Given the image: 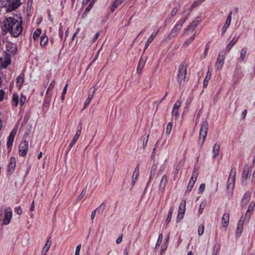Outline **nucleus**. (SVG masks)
Returning <instances> with one entry per match:
<instances>
[{
	"label": "nucleus",
	"mask_w": 255,
	"mask_h": 255,
	"mask_svg": "<svg viewBox=\"0 0 255 255\" xmlns=\"http://www.w3.org/2000/svg\"><path fill=\"white\" fill-rule=\"evenodd\" d=\"M243 217H242L241 219L239 221L238 223L236 233L237 238L240 236L243 231L244 221L243 220Z\"/></svg>",
	"instance_id": "obj_19"
},
{
	"label": "nucleus",
	"mask_w": 255,
	"mask_h": 255,
	"mask_svg": "<svg viewBox=\"0 0 255 255\" xmlns=\"http://www.w3.org/2000/svg\"><path fill=\"white\" fill-rule=\"evenodd\" d=\"M48 42V38L46 35H43L40 38V45L42 47L45 46Z\"/></svg>",
	"instance_id": "obj_34"
},
{
	"label": "nucleus",
	"mask_w": 255,
	"mask_h": 255,
	"mask_svg": "<svg viewBox=\"0 0 255 255\" xmlns=\"http://www.w3.org/2000/svg\"><path fill=\"white\" fill-rule=\"evenodd\" d=\"M187 19V17H186L184 18L180 19L177 22V23L171 29L167 36V38L169 40L171 39L172 38L174 37H175L178 34L180 29H181L183 24L185 23Z\"/></svg>",
	"instance_id": "obj_3"
},
{
	"label": "nucleus",
	"mask_w": 255,
	"mask_h": 255,
	"mask_svg": "<svg viewBox=\"0 0 255 255\" xmlns=\"http://www.w3.org/2000/svg\"><path fill=\"white\" fill-rule=\"evenodd\" d=\"M239 39V37H234L229 42L228 44L227 45L226 47V49L229 52L231 49L232 48L233 46L236 43Z\"/></svg>",
	"instance_id": "obj_26"
},
{
	"label": "nucleus",
	"mask_w": 255,
	"mask_h": 255,
	"mask_svg": "<svg viewBox=\"0 0 255 255\" xmlns=\"http://www.w3.org/2000/svg\"><path fill=\"white\" fill-rule=\"evenodd\" d=\"M15 212L17 213V214L20 215L22 214V209L20 207H17L15 208Z\"/></svg>",
	"instance_id": "obj_58"
},
{
	"label": "nucleus",
	"mask_w": 255,
	"mask_h": 255,
	"mask_svg": "<svg viewBox=\"0 0 255 255\" xmlns=\"http://www.w3.org/2000/svg\"><path fill=\"white\" fill-rule=\"evenodd\" d=\"M28 149V142L26 140H22L19 144V153L20 156H24Z\"/></svg>",
	"instance_id": "obj_10"
},
{
	"label": "nucleus",
	"mask_w": 255,
	"mask_h": 255,
	"mask_svg": "<svg viewBox=\"0 0 255 255\" xmlns=\"http://www.w3.org/2000/svg\"><path fill=\"white\" fill-rule=\"evenodd\" d=\"M184 216V214H178V213L177 216L176 222L177 223L180 222L181 221V220L183 219Z\"/></svg>",
	"instance_id": "obj_54"
},
{
	"label": "nucleus",
	"mask_w": 255,
	"mask_h": 255,
	"mask_svg": "<svg viewBox=\"0 0 255 255\" xmlns=\"http://www.w3.org/2000/svg\"><path fill=\"white\" fill-rule=\"evenodd\" d=\"M201 21V14L197 16L189 25V26L184 29V34H188L189 32H193L196 27Z\"/></svg>",
	"instance_id": "obj_7"
},
{
	"label": "nucleus",
	"mask_w": 255,
	"mask_h": 255,
	"mask_svg": "<svg viewBox=\"0 0 255 255\" xmlns=\"http://www.w3.org/2000/svg\"><path fill=\"white\" fill-rule=\"evenodd\" d=\"M139 166L137 165L135 168L133 174L132 175V178H133L134 179L137 180L139 176Z\"/></svg>",
	"instance_id": "obj_45"
},
{
	"label": "nucleus",
	"mask_w": 255,
	"mask_h": 255,
	"mask_svg": "<svg viewBox=\"0 0 255 255\" xmlns=\"http://www.w3.org/2000/svg\"><path fill=\"white\" fill-rule=\"evenodd\" d=\"M55 84V80L52 81L48 86V88L46 91V93H47L48 94H52V91H53V89L54 87Z\"/></svg>",
	"instance_id": "obj_43"
},
{
	"label": "nucleus",
	"mask_w": 255,
	"mask_h": 255,
	"mask_svg": "<svg viewBox=\"0 0 255 255\" xmlns=\"http://www.w3.org/2000/svg\"><path fill=\"white\" fill-rule=\"evenodd\" d=\"M222 226L226 229L229 225V215L228 213L223 214L222 218Z\"/></svg>",
	"instance_id": "obj_21"
},
{
	"label": "nucleus",
	"mask_w": 255,
	"mask_h": 255,
	"mask_svg": "<svg viewBox=\"0 0 255 255\" xmlns=\"http://www.w3.org/2000/svg\"><path fill=\"white\" fill-rule=\"evenodd\" d=\"M218 251V248H214L213 251L212 255H217Z\"/></svg>",
	"instance_id": "obj_64"
},
{
	"label": "nucleus",
	"mask_w": 255,
	"mask_h": 255,
	"mask_svg": "<svg viewBox=\"0 0 255 255\" xmlns=\"http://www.w3.org/2000/svg\"><path fill=\"white\" fill-rule=\"evenodd\" d=\"M122 239H123V235H122L121 236H120L117 240L116 241V243L117 244H119L120 243H121L122 241Z\"/></svg>",
	"instance_id": "obj_61"
},
{
	"label": "nucleus",
	"mask_w": 255,
	"mask_h": 255,
	"mask_svg": "<svg viewBox=\"0 0 255 255\" xmlns=\"http://www.w3.org/2000/svg\"><path fill=\"white\" fill-rule=\"evenodd\" d=\"M195 34L192 35L189 38L186 40L183 44V47H187L190 44H191L194 39L195 38Z\"/></svg>",
	"instance_id": "obj_36"
},
{
	"label": "nucleus",
	"mask_w": 255,
	"mask_h": 255,
	"mask_svg": "<svg viewBox=\"0 0 255 255\" xmlns=\"http://www.w3.org/2000/svg\"><path fill=\"white\" fill-rule=\"evenodd\" d=\"M67 87H68V84H67L64 87V88L63 89L62 93V95H61V100L62 101H63L65 99V95L66 93Z\"/></svg>",
	"instance_id": "obj_51"
},
{
	"label": "nucleus",
	"mask_w": 255,
	"mask_h": 255,
	"mask_svg": "<svg viewBox=\"0 0 255 255\" xmlns=\"http://www.w3.org/2000/svg\"><path fill=\"white\" fill-rule=\"evenodd\" d=\"M11 63V58L9 56L6 55L3 59L0 57V70L6 68Z\"/></svg>",
	"instance_id": "obj_14"
},
{
	"label": "nucleus",
	"mask_w": 255,
	"mask_h": 255,
	"mask_svg": "<svg viewBox=\"0 0 255 255\" xmlns=\"http://www.w3.org/2000/svg\"><path fill=\"white\" fill-rule=\"evenodd\" d=\"M181 102L180 101H177L174 105L172 110V115L173 116L175 117L176 118H178L179 116V113L178 112V110L181 106Z\"/></svg>",
	"instance_id": "obj_17"
},
{
	"label": "nucleus",
	"mask_w": 255,
	"mask_h": 255,
	"mask_svg": "<svg viewBox=\"0 0 255 255\" xmlns=\"http://www.w3.org/2000/svg\"><path fill=\"white\" fill-rule=\"evenodd\" d=\"M157 32H153L151 36L149 37L147 41H146L144 48V51H145V50L148 48L149 44L152 42V41L154 40V39L156 37L157 35Z\"/></svg>",
	"instance_id": "obj_24"
},
{
	"label": "nucleus",
	"mask_w": 255,
	"mask_h": 255,
	"mask_svg": "<svg viewBox=\"0 0 255 255\" xmlns=\"http://www.w3.org/2000/svg\"><path fill=\"white\" fill-rule=\"evenodd\" d=\"M2 31L5 34L10 33L13 36H19L22 30V20L21 17H8L3 21Z\"/></svg>",
	"instance_id": "obj_1"
},
{
	"label": "nucleus",
	"mask_w": 255,
	"mask_h": 255,
	"mask_svg": "<svg viewBox=\"0 0 255 255\" xmlns=\"http://www.w3.org/2000/svg\"><path fill=\"white\" fill-rule=\"evenodd\" d=\"M1 4L6 7V11H12L16 9L21 4L20 0H2Z\"/></svg>",
	"instance_id": "obj_2"
},
{
	"label": "nucleus",
	"mask_w": 255,
	"mask_h": 255,
	"mask_svg": "<svg viewBox=\"0 0 255 255\" xmlns=\"http://www.w3.org/2000/svg\"><path fill=\"white\" fill-rule=\"evenodd\" d=\"M172 128V123L169 122L166 126L165 133L166 135H169L171 133Z\"/></svg>",
	"instance_id": "obj_44"
},
{
	"label": "nucleus",
	"mask_w": 255,
	"mask_h": 255,
	"mask_svg": "<svg viewBox=\"0 0 255 255\" xmlns=\"http://www.w3.org/2000/svg\"><path fill=\"white\" fill-rule=\"evenodd\" d=\"M247 47H245L241 49L240 52V56L238 59L239 63H242L244 61L247 53Z\"/></svg>",
	"instance_id": "obj_20"
},
{
	"label": "nucleus",
	"mask_w": 255,
	"mask_h": 255,
	"mask_svg": "<svg viewBox=\"0 0 255 255\" xmlns=\"http://www.w3.org/2000/svg\"><path fill=\"white\" fill-rule=\"evenodd\" d=\"M198 173L196 170H194L192 172V176L190 178V181L188 183V186L187 187V189L185 191V193L190 192L195 183V181L197 179V177L198 176Z\"/></svg>",
	"instance_id": "obj_8"
},
{
	"label": "nucleus",
	"mask_w": 255,
	"mask_h": 255,
	"mask_svg": "<svg viewBox=\"0 0 255 255\" xmlns=\"http://www.w3.org/2000/svg\"><path fill=\"white\" fill-rule=\"evenodd\" d=\"M162 240V234H160L158 236V240H157V241L155 245V249H156L160 246V245L161 243Z\"/></svg>",
	"instance_id": "obj_49"
},
{
	"label": "nucleus",
	"mask_w": 255,
	"mask_h": 255,
	"mask_svg": "<svg viewBox=\"0 0 255 255\" xmlns=\"http://www.w3.org/2000/svg\"><path fill=\"white\" fill-rule=\"evenodd\" d=\"M206 206V202H202L199 208V214L200 215L203 213V210L204 209V208Z\"/></svg>",
	"instance_id": "obj_48"
},
{
	"label": "nucleus",
	"mask_w": 255,
	"mask_h": 255,
	"mask_svg": "<svg viewBox=\"0 0 255 255\" xmlns=\"http://www.w3.org/2000/svg\"><path fill=\"white\" fill-rule=\"evenodd\" d=\"M17 86L20 89L24 82V76L23 75L18 76L16 80Z\"/></svg>",
	"instance_id": "obj_31"
},
{
	"label": "nucleus",
	"mask_w": 255,
	"mask_h": 255,
	"mask_svg": "<svg viewBox=\"0 0 255 255\" xmlns=\"http://www.w3.org/2000/svg\"><path fill=\"white\" fill-rule=\"evenodd\" d=\"M79 137V135L78 134V131L76 132V134L75 135L74 138H73L72 140L71 141V143H70L69 145L68 150H69L75 144L77 140L78 139Z\"/></svg>",
	"instance_id": "obj_37"
},
{
	"label": "nucleus",
	"mask_w": 255,
	"mask_h": 255,
	"mask_svg": "<svg viewBox=\"0 0 255 255\" xmlns=\"http://www.w3.org/2000/svg\"><path fill=\"white\" fill-rule=\"evenodd\" d=\"M185 162V160L184 159H181L176 165L175 168V174H177L180 169L181 167H182Z\"/></svg>",
	"instance_id": "obj_35"
},
{
	"label": "nucleus",
	"mask_w": 255,
	"mask_h": 255,
	"mask_svg": "<svg viewBox=\"0 0 255 255\" xmlns=\"http://www.w3.org/2000/svg\"><path fill=\"white\" fill-rule=\"evenodd\" d=\"M208 124L207 121H204L202 123L199 132V138L198 143L202 147L204 143L205 139L207 136L208 131Z\"/></svg>",
	"instance_id": "obj_4"
},
{
	"label": "nucleus",
	"mask_w": 255,
	"mask_h": 255,
	"mask_svg": "<svg viewBox=\"0 0 255 255\" xmlns=\"http://www.w3.org/2000/svg\"><path fill=\"white\" fill-rule=\"evenodd\" d=\"M148 135H147L146 137H145L143 139V149H144L147 145V143L148 141Z\"/></svg>",
	"instance_id": "obj_56"
},
{
	"label": "nucleus",
	"mask_w": 255,
	"mask_h": 255,
	"mask_svg": "<svg viewBox=\"0 0 255 255\" xmlns=\"http://www.w3.org/2000/svg\"><path fill=\"white\" fill-rule=\"evenodd\" d=\"M26 98L25 96H24L23 95H21L20 98V104L21 106H23L24 104L26 101Z\"/></svg>",
	"instance_id": "obj_53"
},
{
	"label": "nucleus",
	"mask_w": 255,
	"mask_h": 255,
	"mask_svg": "<svg viewBox=\"0 0 255 255\" xmlns=\"http://www.w3.org/2000/svg\"><path fill=\"white\" fill-rule=\"evenodd\" d=\"M14 137V134H13L12 131H11L8 136V140L7 141V146L8 148H10L12 146Z\"/></svg>",
	"instance_id": "obj_33"
},
{
	"label": "nucleus",
	"mask_w": 255,
	"mask_h": 255,
	"mask_svg": "<svg viewBox=\"0 0 255 255\" xmlns=\"http://www.w3.org/2000/svg\"><path fill=\"white\" fill-rule=\"evenodd\" d=\"M6 50L8 52V54H6L8 56L14 55L17 51L16 45L14 43L8 42L6 44Z\"/></svg>",
	"instance_id": "obj_15"
},
{
	"label": "nucleus",
	"mask_w": 255,
	"mask_h": 255,
	"mask_svg": "<svg viewBox=\"0 0 255 255\" xmlns=\"http://www.w3.org/2000/svg\"><path fill=\"white\" fill-rule=\"evenodd\" d=\"M147 58L142 55L139 60L137 68L136 73L139 76L141 74L142 70L145 66V64L146 62Z\"/></svg>",
	"instance_id": "obj_11"
},
{
	"label": "nucleus",
	"mask_w": 255,
	"mask_h": 255,
	"mask_svg": "<svg viewBox=\"0 0 255 255\" xmlns=\"http://www.w3.org/2000/svg\"><path fill=\"white\" fill-rule=\"evenodd\" d=\"M93 95L94 92H93L92 94L89 95L88 97L87 98V99H86L84 103V107L83 109H86L88 106L93 98Z\"/></svg>",
	"instance_id": "obj_39"
},
{
	"label": "nucleus",
	"mask_w": 255,
	"mask_h": 255,
	"mask_svg": "<svg viewBox=\"0 0 255 255\" xmlns=\"http://www.w3.org/2000/svg\"><path fill=\"white\" fill-rule=\"evenodd\" d=\"M251 197V193L250 192L247 191L246 192L242 199V203L244 204L245 205H246L248 203Z\"/></svg>",
	"instance_id": "obj_30"
},
{
	"label": "nucleus",
	"mask_w": 255,
	"mask_h": 255,
	"mask_svg": "<svg viewBox=\"0 0 255 255\" xmlns=\"http://www.w3.org/2000/svg\"><path fill=\"white\" fill-rule=\"evenodd\" d=\"M187 74V66L183 63L181 64L178 69L177 81L180 86L184 85Z\"/></svg>",
	"instance_id": "obj_5"
},
{
	"label": "nucleus",
	"mask_w": 255,
	"mask_h": 255,
	"mask_svg": "<svg viewBox=\"0 0 255 255\" xmlns=\"http://www.w3.org/2000/svg\"><path fill=\"white\" fill-rule=\"evenodd\" d=\"M255 206V203L254 201H252L248 207V209L247 211L246 215H245V218H247V219L249 220L250 219L251 215L253 214L254 209Z\"/></svg>",
	"instance_id": "obj_18"
},
{
	"label": "nucleus",
	"mask_w": 255,
	"mask_h": 255,
	"mask_svg": "<svg viewBox=\"0 0 255 255\" xmlns=\"http://www.w3.org/2000/svg\"><path fill=\"white\" fill-rule=\"evenodd\" d=\"M185 207H186V201H182L179 207L178 213V214H185Z\"/></svg>",
	"instance_id": "obj_29"
},
{
	"label": "nucleus",
	"mask_w": 255,
	"mask_h": 255,
	"mask_svg": "<svg viewBox=\"0 0 255 255\" xmlns=\"http://www.w3.org/2000/svg\"><path fill=\"white\" fill-rule=\"evenodd\" d=\"M19 102V97L18 95L15 93H14L12 95V105L16 107Z\"/></svg>",
	"instance_id": "obj_40"
},
{
	"label": "nucleus",
	"mask_w": 255,
	"mask_h": 255,
	"mask_svg": "<svg viewBox=\"0 0 255 255\" xmlns=\"http://www.w3.org/2000/svg\"><path fill=\"white\" fill-rule=\"evenodd\" d=\"M177 11H178L177 7H174L171 12V16H173L174 15H175V14L177 13Z\"/></svg>",
	"instance_id": "obj_57"
},
{
	"label": "nucleus",
	"mask_w": 255,
	"mask_h": 255,
	"mask_svg": "<svg viewBox=\"0 0 255 255\" xmlns=\"http://www.w3.org/2000/svg\"><path fill=\"white\" fill-rule=\"evenodd\" d=\"M41 33V30L40 28L36 29L33 33V39L37 40Z\"/></svg>",
	"instance_id": "obj_41"
},
{
	"label": "nucleus",
	"mask_w": 255,
	"mask_h": 255,
	"mask_svg": "<svg viewBox=\"0 0 255 255\" xmlns=\"http://www.w3.org/2000/svg\"><path fill=\"white\" fill-rule=\"evenodd\" d=\"M51 241L50 240V239L49 238L46 241V242L42 250L41 255H46V253L48 252V251L49 250V249L51 246Z\"/></svg>",
	"instance_id": "obj_23"
},
{
	"label": "nucleus",
	"mask_w": 255,
	"mask_h": 255,
	"mask_svg": "<svg viewBox=\"0 0 255 255\" xmlns=\"http://www.w3.org/2000/svg\"><path fill=\"white\" fill-rule=\"evenodd\" d=\"M211 77V72L208 70L206 73V76L203 81V88H206L208 84V81L210 80Z\"/></svg>",
	"instance_id": "obj_28"
},
{
	"label": "nucleus",
	"mask_w": 255,
	"mask_h": 255,
	"mask_svg": "<svg viewBox=\"0 0 255 255\" xmlns=\"http://www.w3.org/2000/svg\"><path fill=\"white\" fill-rule=\"evenodd\" d=\"M204 232V227L203 225H200L198 229V234L199 236H201L203 234Z\"/></svg>",
	"instance_id": "obj_50"
},
{
	"label": "nucleus",
	"mask_w": 255,
	"mask_h": 255,
	"mask_svg": "<svg viewBox=\"0 0 255 255\" xmlns=\"http://www.w3.org/2000/svg\"><path fill=\"white\" fill-rule=\"evenodd\" d=\"M16 165V159L15 158L12 157L10 158L9 163L8 164V170H12L15 167Z\"/></svg>",
	"instance_id": "obj_27"
},
{
	"label": "nucleus",
	"mask_w": 255,
	"mask_h": 255,
	"mask_svg": "<svg viewBox=\"0 0 255 255\" xmlns=\"http://www.w3.org/2000/svg\"><path fill=\"white\" fill-rule=\"evenodd\" d=\"M250 177V170L248 165L245 166L242 174V182L243 184H247V180Z\"/></svg>",
	"instance_id": "obj_13"
},
{
	"label": "nucleus",
	"mask_w": 255,
	"mask_h": 255,
	"mask_svg": "<svg viewBox=\"0 0 255 255\" xmlns=\"http://www.w3.org/2000/svg\"><path fill=\"white\" fill-rule=\"evenodd\" d=\"M5 92L3 90H0V102L4 99Z\"/></svg>",
	"instance_id": "obj_55"
},
{
	"label": "nucleus",
	"mask_w": 255,
	"mask_h": 255,
	"mask_svg": "<svg viewBox=\"0 0 255 255\" xmlns=\"http://www.w3.org/2000/svg\"><path fill=\"white\" fill-rule=\"evenodd\" d=\"M79 252H80V245H78L76 247L75 255H79Z\"/></svg>",
	"instance_id": "obj_62"
},
{
	"label": "nucleus",
	"mask_w": 255,
	"mask_h": 255,
	"mask_svg": "<svg viewBox=\"0 0 255 255\" xmlns=\"http://www.w3.org/2000/svg\"><path fill=\"white\" fill-rule=\"evenodd\" d=\"M52 95V94H48L47 93H46V95L44 101V104L45 105H47V106H48L50 103Z\"/></svg>",
	"instance_id": "obj_38"
},
{
	"label": "nucleus",
	"mask_w": 255,
	"mask_h": 255,
	"mask_svg": "<svg viewBox=\"0 0 255 255\" xmlns=\"http://www.w3.org/2000/svg\"><path fill=\"white\" fill-rule=\"evenodd\" d=\"M105 204L104 203H102L96 210H97V211L99 214H102L105 209Z\"/></svg>",
	"instance_id": "obj_46"
},
{
	"label": "nucleus",
	"mask_w": 255,
	"mask_h": 255,
	"mask_svg": "<svg viewBox=\"0 0 255 255\" xmlns=\"http://www.w3.org/2000/svg\"><path fill=\"white\" fill-rule=\"evenodd\" d=\"M205 184H201L199 188V190L200 192H202L205 189Z\"/></svg>",
	"instance_id": "obj_59"
},
{
	"label": "nucleus",
	"mask_w": 255,
	"mask_h": 255,
	"mask_svg": "<svg viewBox=\"0 0 255 255\" xmlns=\"http://www.w3.org/2000/svg\"><path fill=\"white\" fill-rule=\"evenodd\" d=\"M123 2V0H116L115 2L113 3L112 7L111 8V11L113 12L115 9L117 8L119 5L122 4Z\"/></svg>",
	"instance_id": "obj_32"
},
{
	"label": "nucleus",
	"mask_w": 255,
	"mask_h": 255,
	"mask_svg": "<svg viewBox=\"0 0 255 255\" xmlns=\"http://www.w3.org/2000/svg\"><path fill=\"white\" fill-rule=\"evenodd\" d=\"M4 218L2 221V225H7L10 223L12 218V212L10 208H7L4 210Z\"/></svg>",
	"instance_id": "obj_9"
},
{
	"label": "nucleus",
	"mask_w": 255,
	"mask_h": 255,
	"mask_svg": "<svg viewBox=\"0 0 255 255\" xmlns=\"http://www.w3.org/2000/svg\"><path fill=\"white\" fill-rule=\"evenodd\" d=\"M95 0H91L88 6L86 7V9H85V11H84V13L83 14V16L86 15L87 14V13H88L90 11V10H91L92 7L94 5V4L95 3Z\"/></svg>",
	"instance_id": "obj_42"
},
{
	"label": "nucleus",
	"mask_w": 255,
	"mask_h": 255,
	"mask_svg": "<svg viewBox=\"0 0 255 255\" xmlns=\"http://www.w3.org/2000/svg\"><path fill=\"white\" fill-rule=\"evenodd\" d=\"M225 60V56L221 53L218 55L217 61L215 63V69L216 71L220 70L224 65Z\"/></svg>",
	"instance_id": "obj_12"
},
{
	"label": "nucleus",
	"mask_w": 255,
	"mask_h": 255,
	"mask_svg": "<svg viewBox=\"0 0 255 255\" xmlns=\"http://www.w3.org/2000/svg\"><path fill=\"white\" fill-rule=\"evenodd\" d=\"M173 210H174V209H173V207H171L169 209L168 217L166 219L168 223H169L171 221V220L172 218V213L173 212Z\"/></svg>",
	"instance_id": "obj_47"
},
{
	"label": "nucleus",
	"mask_w": 255,
	"mask_h": 255,
	"mask_svg": "<svg viewBox=\"0 0 255 255\" xmlns=\"http://www.w3.org/2000/svg\"><path fill=\"white\" fill-rule=\"evenodd\" d=\"M204 0H199L194 2L192 4V7L195 8L199 6Z\"/></svg>",
	"instance_id": "obj_52"
},
{
	"label": "nucleus",
	"mask_w": 255,
	"mask_h": 255,
	"mask_svg": "<svg viewBox=\"0 0 255 255\" xmlns=\"http://www.w3.org/2000/svg\"><path fill=\"white\" fill-rule=\"evenodd\" d=\"M167 95H168V92H166L165 93V95L164 96V97L163 98H161V100H159L157 101L156 102V103H157L158 104L161 103L166 98V97L167 96Z\"/></svg>",
	"instance_id": "obj_60"
},
{
	"label": "nucleus",
	"mask_w": 255,
	"mask_h": 255,
	"mask_svg": "<svg viewBox=\"0 0 255 255\" xmlns=\"http://www.w3.org/2000/svg\"><path fill=\"white\" fill-rule=\"evenodd\" d=\"M167 181V176L166 174H164L162 176L159 183V190L160 191L163 192L164 190Z\"/></svg>",
	"instance_id": "obj_22"
},
{
	"label": "nucleus",
	"mask_w": 255,
	"mask_h": 255,
	"mask_svg": "<svg viewBox=\"0 0 255 255\" xmlns=\"http://www.w3.org/2000/svg\"><path fill=\"white\" fill-rule=\"evenodd\" d=\"M232 13L231 11L227 17L225 24L224 25L222 28V36L224 35V34L226 33L228 27L230 26L231 24L232 20Z\"/></svg>",
	"instance_id": "obj_16"
},
{
	"label": "nucleus",
	"mask_w": 255,
	"mask_h": 255,
	"mask_svg": "<svg viewBox=\"0 0 255 255\" xmlns=\"http://www.w3.org/2000/svg\"><path fill=\"white\" fill-rule=\"evenodd\" d=\"M96 212H97V210H96V209L92 212V214H91L92 220H93L94 218L95 217Z\"/></svg>",
	"instance_id": "obj_63"
},
{
	"label": "nucleus",
	"mask_w": 255,
	"mask_h": 255,
	"mask_svg": "<svg viewBox=\"0 0 255 255\" xmlns=\"http://www.w3.org/2000/svg\"><path fill=\"white\" fill-rule=\"evenodd\" d=\"M220 145L217 143H216L213 148V157L214 158H216L219 154L220 152Z\"/></svg>",
	"instance_id": "obj_25"
},
{
	"label": "nucleus",
	"mask_w": 255,
	"mask_h": 255,
	"mask_svg": "<svg viewBox=\"0 0 255 255\" xmlns=\"http://www.w3.org/2000/svg\"><path fill=\"white\" fill-rule=\"evenodd\" d=\"M236 175V169L235 168L232 167L230 172L227 183V189L229 191H233L234 188Z\"/></svg>",
	"instance_id": "obj_6"
}]
</instances>
